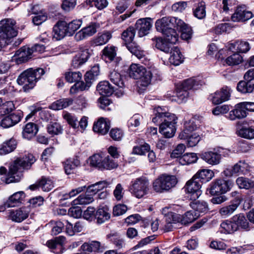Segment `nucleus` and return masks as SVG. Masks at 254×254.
<instances>
[{
  "instance_id": "f257e3e1",
  "label": "nucleus",
  "mask_w": 254,
  "mask_h": 254,
  "mask_svg": "<svg viewBox=\"0 0 254 254\" xmlns=\"http://www.w3.org/2000/svg\"><path fill=\"white\" fill-rule=\"evenodd\" d=\"M157 31L161 32L172 43H176L179 35L175 30L176 28L181 32V38L188 40L191 37V28L180 19L175 17H164L155 22Z\"/></svg>"
},
{
  "instance_id": "f03ea898",
  "label": "nucleus",
  "mask_w": 254,
  "mask_h": 254,
  "mask_svg": "<svg viewBox=\"0 0 254 254\" xmlns=\"http://www.w3.org/2000/svg\"><path fill=\"white\" fill-rule=\"evenodd\" d=\"M36 161L35 157L31 154L22 158H17L9 167L8 176L5 179V183L19 182L21 173L24 169H28Z\"/></svg>"
},
{
  "instance_id": "7ed1b4c3",
  "label": "nucleus",
  "mask_w": 254,
  "mask_h": 254,
  "mask_svg": "<svg viewBox=\"0 0 254 254\" xmlns=\"http://www.w3.org/2000/svg\"><path fill=\"white\" fill-rule=\"evenodd\" d=\"M202 184V182L195 179L194 176L188 181L185 186L186 190L188 193V198L185 200V203L177 204V205L207 206L208 204L205 201L198 199L199 196L201 194L200 189Z\"/></svg>"
},
{
  "instance_id": "20e7f679",
  "label": "nucleus",
  "mask_w": 254,
  "mask_h": 254,
  "mask_svg": "<svg viewBox=\"0 0 254 254\" xmlns=\"http://www.w3.org/2000/svg\"><path fill=\"white\" fill-rule=\"evenodd\" d=\"M45 72L43 68H29L22 72L18 77L17 82L19 85L23 86L24 92H28L35 85Z\"/></svg>"
},
{
  "instance_id": "39448f33",
  "label": "nucleus",
  "mask_w": 254,
  "mask_h": 254,
  "mask_svg": "<svg viewBox=\"0 0 254 254\" xmlns=\"http://www.w3.org/2000/svg\"><path fill=\"white\" fill-rule=\"evenodd\" d=\"M16 22L10 18H6L0 21V50L3 46L8 45L11 39L17 34Z\"/></svg>"
},
{
  "instance_id": "423d86ee",
  "label": "nucleus",
  "mask_w": 254,
  "mask_h": 254,
  "mask_svg": "<svg viewBox=\"0 0 254 254\" xmlns=\"http://www.w3.org/2000/svg\"><path fill=\"white\" fill-rule=\"evenodd\" d=\"M129 76L135 79H139L138 84L147 87L151 82L152 72L139 64H132L128 70Z\"/></svg>"
},
{
  "instance_id": "0eeeda50",
  "label": "nucleus",
  "mask_w": 254,
  "mask_h": 254,
  "mask_svg": "<svg viewBox=\"0 0 254 254\" xmlns=\"http://www.w3.org/2000/svg\"><path fill=\"white\" fill-rule=\"evenodd\" d=\"M177 183V179L175 176L162 175L154 180L152 188L156 192L162 193L169 190Z\"/></svg>"
},
{
  "instance_id": "6e6552de",
  "label": "nucleus",
  "mask_w": 254,
  "mask_h": 254,
  "mask_svg": "<svg viewBox=\"0 0 254 254\" xmlns=\"http://www.w3.org/2000/svg\"><path fill=\"white\" fill-rule=\"evenodd\" d=\"M159 124V132L166 138L173 137L176 131V125L178 118L176 115H171L166 117Z\"/></svg>"
},
{
  "instance_id": "1a4fd4ad",
  "label": "nucleus",
  "mask_w": 254,
  "mask_h": 254,
  "mask_svg": "<svg viewBox=\"0 0 254 254\" xmlns=\"http://www.w3.org/2000/svg\"><path fill=\"white\" fill-rule=\"evenodd\" d=\"M131 193L137 198H141L146 194L149 190V182L143 178L136 179L130 188Z\"/></svg>"
},
{
  "instance_id": "9d476101",
  "label": "nucleus",
  "mask_w": 254,
  "mask_h": 254,
  "mask_svg": "<svg viewBox=\"0 0 254 254\" xmlns=\"http://www.w3.org/2000/svg\"><path fill=\"white\" fill-rule=\"evenodd\" d=\"M233 184L232 181L223 179H217L211 183L209 189L211 195H218L224 193L228 191Z\"/></svg>"
},
{
  "instance_id": "9b49d317",
  "label": "nucleus",
  "mask_w": 254,
  "mask_h": 254,
  "mask_svg": "<svg viewBox=\"0 0 254 254\" xmlns=\"http://www.w3.org/2000/svg\"><path fill=\"white\" fill-rule=\"evenodd\" d=\"M253 16L252 12L248 10L246 6L243 5L237 7L231 16V19L234 22H243L249 20Z\"/></svg>"
},
{
  "instance_id": "f8f14e48",
  "label": "nucleus",
  "mask_w": 254,
  "mask_h": 254,
  "mask_svg": "<svg viewBox=\"0 0 254 254\" xmlns=\"http://www.w3.org/2000/svg\"><path fill=\"white\" fill-rule=\"evenodd\" d=\"M100 26L99 24L91 23L88 26L82 28L77 32L75 35L76 41H81L88 37L92 36L97 32V29Z\"/></svg>"
},
{
  "instance_id": "ddd939ff",
  "label": "nucleus",
  "mask_w": 254,
  "mask_h": 254,
  "mask_svg": "<svg viewBox=\"0 0 254 254\" xmlns=\"http://www.w3.org/2000/svg\"><path fill=\"white\" fill-rule=\"evenodd\" d=\"M90 55L89 50L87 48H81L80 51L73 57L71 66L73 68H78L88 60Z\"/></svg>"
},
{
  "instance_id": "4468645a",
  "label": "nucleus",
  "mask_w": 254,
  "mask_h": 254,
  "mask_svg": "<svg viewBox=\"0 0 254 254\" xmlns=\"http://www.w3.org/2000/svg\"><path fill=\"white\" fill-rule=\"evenodd\" d=\"M230 88L227 86L223 87L219 91H217L211 95V101L214 104H219L230 99Z\"/></svg>"
},
{
  "instance_id": "2eb2a0df",
  "label": "nucleus",
  "mask_w": 254,
  "mask_h": 254,
  "mask_svg": "<svg viewBox=\"0 0 254 254\" xmlns=\"http://www.w3.org/2000/svg\"><path fill=\"white\" fill-rule=\"evenodd\" d=\"M151 21V18H146L139 19L136 21L135 26L140 37H142L149 33L152 27Z\"/></svg>"
},
{
  "instance_id": "dca6fc26",
  "label": "nucleus",
  "mask_w": 254,
  "mask_h": 254,
  "mask_svg": "<svg viewBox=\"0 0 254 254\" xmlns=\"http://www.w3.org/2000/svg\"><path fill=\"white\" fill-rule=\"evenodd\" d=\"M31 55L32 52L30 48L23 47L15 52L12 60L17 64H20L27 62L30 59Z\"/></svg>"
},
{
  "instance_id": "f3484780",
  "label": "nucleus",
  "mask_w": 254,
  "mask_h": 254,
  "mask_svg": "<svg viewBox=\"0 0 254 254\" xmlns=\"http://www.w3.org/2000/svg\"><path fill=\"white\" fill-rule=\"evenodd\" d=\"M201 158L206 163L211 165H216L220 163L221 155L220 152L214 151H208L202 153Z\"/></svg>"
},
{
  "instance_id": "a211bd4d",
  "label": "nucleus",
  "mask_w": 254,
  "mask_h": 254,
  "mask_svg": "<svg viewBox=\"0 0 254 254\" xmlns=\"http://www.w3.org/2000/svg\"><path fill=\"white\" fill-rule=\"evenodd\" d=\"M66 22L64 21H59L53 27V37L56 40H60L65 36H67Z\"/></svg>"
},
{
  "instance_id": "6ab92c4d",
  "label": "nucleus",
  "mask_w": 254,
  "mask_h": 254,
  "mask_svg": "<svg viewBox=\"0 0 254 254\" xmlns=\"http://www.w3.org/2000/svg\"><path fill=\"white\" fill-rule=\"evenodd\" d=\"M65 241V238L60 236L54 240H51L47 242V246L53 250V252L60 254L63 252V245Z\"/></svg>"
},
{
  "instance_id": "aec40b11",
  "label": "nucleus",
  "mask_w": 254,
  "mask_h": 254,
  "mask_svg": "<svg viewBox=\"0 0 254 254\" xmlns=\"http://www.w3.org/2000/svg\"><path fill=\"white\" fill-rule=\"evenodd\" d=\"M167 98L172 101H175L179 103L186 102L189 96V92L184 88H181L179 85L177 87L176 96L172 95L171 93L167 94Z\"/></svg>"
},
{
  "instance_id": "412c9836",
  "label": "nucleus",
  "mask_w": 254,
  "mask_h": 254,
  "mask_svg": "<svg viewBox=\"0 0 254 254\" xmlns=\"http://www.w3.org/2000/svg\"><path fill=\"white\" fill-rule=\"evenodd\" d=\"M154 41L155 47L158 49L165 53H169L170 51L173 49V45L175 43H172L167 39V37L165 36L164 39L160 37H156L152 39Z\"/></svg>"
},
{
  "instance_id": "4be33fe9",
  "label": "nucleus",
  "mask_w": 254,
  "mask_h": 254,
  "mask_svg": "<svg viewBox=\"0 0 254 254\" xmlns=\"http://www.w3.org/2000/svg\"><path fill=\"white\" fill-rule=\"evenodd\" d=\"M247 113L243 104L239 103L235 105V109L229 112L228 118L232 121L241 119L246 117Z\"/></svg>"
},
{
  "instance_id": "5701e85b",
  "label": "nucleus",
  "mask_w": 254,
  "mask_h": 254,
  "mask_svg": "<svg viewBox=\"0 0 254 254\" xmlns=\"http://www.w3.org/2000/svg\"><path fill=\"white\" fill-rule=\"evenodd\" d=\"M110 127V122L101 118L96 123H94L93 129L95 132L104 135L108 132Z\"/></svg>"
},
{
  "instance_id": "b1692460",
  "label": "nucleus",
  "mask_w": 254,
  "mask_h": 254,
  "mask_svg": "<svg viewBox=\"0 0 254 254\" xmlns=\"http://www.w3.org/2000/svg\"><path fill=\"white\" fill-rule=\"evenodd\" d=\"M155 116L152 118V122L154 123H160L166 117H170L171 115H175L168 112L166 107H157L154 109Z\"/></svg>"
},
{
  "instance_id": "393cba45",
  "label": "nucleus",
  "mask_w": 254,
  "mask_h": 254,
  "mask_svg": "<svg viewBox=\"0 0 254 254\" xmlns=\"http://www.w3.org/2000/svg\"><path fill=\"white\" fill-rule=\"evenodd\" d=\"M199 216V212L193 209L187 211L183 215L180 214V223L184 225L188 224L193 222Z\"/></svg>"
},
{
  "instance_id": "a878e982",
  "label": "nucleus",
  "mask_w": 254,
  "mask_h": 254,
  "mask_svg": "<svg viewBox=\"0 0 254 254\" xmlns=\"http://www.w3.org/2000/svg\"><path fill=\"white\" fill-rule=\"evenodd\" d=\"M24 197V194L23 191L15 192L9 197L4 206H15L22 204Z\"/></svg>"
},
{
  "instance_id": "bb28decb",
  "label": "nucleus",
  "mask_w": 254,
  "mask_h": 254,
  "mask_svg": "<svg viewBox=\"0 0 254 254\" xmlns=\"http://www.w3.org/2000/svg\"><path fill=\"white\" fill-rule=\"evenodd\" d=\"M28 216V213L20 208L16 210H10L9 212L8 218L12 221L19 223L27 218Z\"/></svg>"
},
{
  "instance_id": "cd10ccee",
  "label": "nucleus",
  "mask_w": 254,
  "mask_h": 254,
  "mask_svg": "<svg viewBox=\"0 0 254 254\" xmlns=\"http://www.w3.org/2000/svg\"><path fill=\"white\" fill-rule=\"evenodd\" d=\"M170 51L171 56L169 59L170 63L174 65H178L183 63L184 57L180 49L177 47H173Z\"/></svg>"
},
{
  "instance_id": "c85d7f7f",
  "label": "nucleus",
  "mask_w": 254,
  "mask_h": 254,
  "mask_svg": "<svg viewBox=\"0 0 254 254\" xmlns=\"http://www.w3.org/2000/svg\"><path fill=\"white\" fill-rule=\"evenodd\" d=\"M38 131V127L37 125L33 123H29L24 127L22 135L24 138L30 139L35 136Z\"/></svg>"
},
{
  "instance_id": "c756f323",
  "label": "nucleus",
  "mask_w": 254,
  "mask_h": 254,
  "mask_svg": "<svg viewBox=\"0 0 254 254\" xmlns=\"http://www.w3.org/2000/svg\"><path fill=\"white\" fill-rule=\"evenodd\" d=\"M245 80L238 83L237 90L243 93L252 92L254 90V79Z\"/></svg>"
},
{
  "instance_id": "7c9ffc66",
  "label": "nucleus",
  "mask_w": 254,
  "mask_h": 254,
  "mask_svg": "<svg viewBox=\"0 0 254 254\" xmlns=\"http://www.w3.org/2000/svg\"><path fill=\"white\" fill-rule=\"evenodd\" d=\"M97 90L100 94L103 96H109L114 91V87H113L108 81H103L100 82L97 86Z\"/></svg>"
},
{
  "instance_id": "2f4dec72",
  "label": "nucleus",
  "mask_w": 254,
  "mask_h": 254,
  "mask_svg": "<svg viewBox=\"0 0 254 254\" xmlns=\"http://www.w3.org/2000/svg\"><path fill=\"white\" fill-rule=\"evenodd\" d=\"M17 142L14 138L4 142L0 146V155H5L13 151L16 147Z\"/></svg>"
},
{
  "instance_id": "473e14b6",
  "label": "nucleus",
  "mask_w": 254,
  "mask_h": 254,
  "mask_svg": "<svg viewBox=\"0 0 254 254\" xmlns=\"http://www.w3.org/2000/svg\"><path fill=\"white\" fill-rule=\"evenodd\" d=\"M80 162L77 158L67 159L64 163L65 172L67 174L73 173L76 168L79 166Z\"/></svg>"
},
{
  "instance_id": "72a5a7b5",
  "label": "nucleus",
  "mask_w": 254,
  "mask_h": 254,
  "mask_svg": "<svg viewBox=\"0 0 254 254\" xmlns=\"http://www.w3.org/2000/svg\"><path fill=\"white\" fill-rule=\"evenodd\" d=\"M135 34L133 27H129L122 33V39L125 42L127 48L128 45L134 46V43L132 42Z\"/></svg>"
},
{
  "instance_id": "f704fd0d",
  "label": "nucleus",
  "mask_w": 254,
  "mask_h": 254,
  "mask_svg": "<svg viewBox=\"0 0 254 254\" xmlns=\"http://www.w3.org/2000/svg\"><path fill=\"white\" fill-rule=\"evenodd\" d=\"M233 220L237 226V229L241 228L246 231L250 229L249 222L243 214H239L234 216Z\"/></svg>"
},
{
  "instance_id": "c9c22d12",
  "label": "nucleus",
  "mask_w": 254,
  "mask_h": 254,
  "mask_svg": "<svg viewBox=\"0 0 254 254\" xmlns=\"http://www.w3.org/2000/svg\"><path fill=\"white\" fill-rule=\"evenodd\" d=\"M94 201V198L91 194H88L86 191L85 194H82L72 201V206L77 205H88Z\"/></svg>"
},
{
  "instance_id": "e433bc0d",
  "label": "nucleus",
  "mask_w": 254,
  "mask_h": 254,
  "mask_svg": "<svg viewBox=\"0 0 254 254\" xmlns=\"http://www.w3.org/2000/svg\"><path fill=\"white\" fill-rule=\"evenodd\" d=\"M73 100L71 98H64L56 101L51 104L50 108L54 110H60L72 105Z\"/></svg>"
},
{
  "instance_id": "4c0bfd02",
  "label": "nucleus",
  "mask_w": 254,
  "mask_h": 254,
  "mask_svg": "<svg viewBox=\"0 0 254 254\" xmlns=\"http://www.w3.org/2000/svg\"><path fill=\"white\" fill-rule=\"evenodd\" d=\"M194 177L202 183L203 182L209 181L214 177V173L210 170L202 169L198 172Z\"/></svg>"
},
{
  "instance_id": "58836bf2",
  "label": "nucleus",
  "mask_w": 254,
  "mask_h": 254,
  "mask_svg": "<svg viewBox=\"0 0 254 254\" xmlns=\"http://www.w3.org/2000/svg\"><path fill=\"white\" fill-rule=\"evenodd\" d=\"M107 237L119 249H122L125 245L124 239L117 232H111Z\"/></svg>"
},
{
  "instance_id": "ea45409f",
  "label": "nucleus",
  "mask_w": 254,
  "mask_h": 254,
  "mask_svg": "<svg viewBox=\"0 0 254 254\" xmlns=\"http://www.w3.org/2000/svg\"><path fill=\"white\" fill-rule=\"evenodd\" d=\"M112 35L110 32L106 31L99 33L93 40V43L95 46H101L105 44L111 38Z\"/></svg>"
},
{
  "instance_id": "a19ab883",
  "label": "nucleus",
  "mask_w": 254,
  "mask_h": 254,
  "mask_svg": "<svg viewBox=\"0 0 254 254\" xmlns=\"http://www.w3.org/2000/svg\"><path fill=\"white\" fill-rule=\"evenodd\" d=\"M108 185V184L106 181H100L88 186L86 188V191L88 194H91V196L96 194L98 191L103 189Z\"/></svg>"
},
{
  "instance_id": "79ce46f5",
  "label": "nucleus",
  "mask_w": 254,
  "mask_h": 254,
  "mask_svg": "<svg viewBox=\"0 0 254 254\" xmlns=\"http://www.w3.org/2000/svg\"><path fill=\"white\" fill-rule=\"evenodd\" d=\"M118 164L117 162L112 159L109 155H104L102 171L111 170L117 168Z\"/></svg>"
},
{
  "instance_id": "37998d69",
  "label": "nucleus",
  "mask_w": 254,
  "mask_h": 254,
  "mask_svg": "<svg viewBox=\"0 0 254 254\" xmlns=\"http://www.w3.org/2000/svg\"><path fill=\"white\" fill-rule=\"evenodd\" d=\"M104 155L103 153H98L91 156L89 158L90 166L101 170Z\"/></svg>"
},
{
  "instance_id": "c03bdc74",
  "label": "nucleus",
  "mask_w": 254,
  "mask_h": 254,
  "mask_svg": "<svg viewBox=\"0 0 254 254\" xmlns=\"http://www.w3.org/2000/svg\"><path fill=\"white\" fill-rule=\"evenodd\" d=\"M110 81L117 86L123 88L124 86V82L123 77L120 73L116 70L111 71L109 75Z\"/></svg>"
},
{
  "instance_id": "a18cd8bd",
  "label": "nucleus",
  "mask_w": 254,
  "mask_h": 254,
  "mask_svg": "<svg viewBox=\"0 0 254 254\" xmlns=\"http://www.w3.org/2000/svg\"><path fill=\"white\" fill-rule=\"evenodd\" d=\"M84 251L99 252L102 251L100 243L98 241H92L90 243H85L81 246Z\"/></svg>"
},
{
  "instance_id": "49530a36",
  "label": "nucleus",
  "mask_w": 254,
  "mask_h": 254,
  "mask_svg": "<svg viewBox=\"0 0 254 254\" xmlns=\"http://www.w3.org/2000/svg\"><path fill=\"white\" fill-rule=\"evenodd\" d=\"M110 214L106 211L103 208H99L95 213L94 219H97L98 224H102L109 219Z\"/></svg>"
},
{
  "instance_id": "de8ad7c7",
  "label": "nucleus",
  "mask_w": 254,
  "mask_h": 254,
  "mask_svg": "<svg viewBox=\"0 0 254 254\" xmlns=\"http://www.w3.org/2000/svg\"><path fill=\"white\" fill-rule=\"evenodd\" d=\"M196 154L194 153H186L179 158V162L182 165L195 163L197 160Z\"/></svg>"
},
{
  "instance_id": "09e8293b",
  "label": "nucleus",
  "mask_w": 254,
  "mask_h": 254,
  "mask_svg": "<svg viewBox=\"0 0 254 254\" xmlns=\"http://www.w3.org/2000/svg\"><path fill=\"white\" fill-rule=\"evenodd\" d=\"M193 14L198 19H203L206 16L205 3L201 1L197 3L193 10Z\"/></svg>"
},
{
  "instance_id": "8fccbe9b",
  "label": "nucleus",
  "mask_w": 254,
  "mask_h": 254,
  "mask_svg": "<svg viewBox=\"0 0 254 254\" xmlns=\"http://www.w3.org/2000/svg\"><path fill=\"white\" fill-rule=\"evenodd\" d=\"M48 132L52 135L62 133L63 128L61 125L57 122H50L47 126Z\"/></svg>"
},
{
  "instance_id": "3c124183",
  "label": "nucleus",
  "mask_w": 254,
  "mask_h": 254,
  "mask_svg": "<svg viewBox=\"0 0 254 254\" xmlns=\"http://www.w3.org/2000/svg\"><path fill=\"white\" fill-rule=\"evenodd\" d=\"M14 108V104L12 101H7L3 103L0 102V118L3 116L8 114Z\"/></svg>"
},
{
  "instance_id": "603ef678",
  "label": "nucleus",
  "mask_w": 254,
  "mask_h": 254,
  "mask_svg": "<svg viewBox=\"0 0 254 254\" xmlns=\"http://www.w3.org/2000/svg\"><path fill=\"white\" fill-rule=\"evenodd\" d=\"M82 21L80 20H74L68 23H66L67 36L73 35L75 32L80 27Z\"/></svg>"
},
{
  "instance_id": "864d4df0",
  "label": "nucleus",
  "mask_w": 254,
  "mask_h": 254,
  "mask_svg": "<svg viewBox=\"0 0 254 254\" xmlns=\"http://www.w3.org/2000/svg\"><path fill=\"white\" fill-rule=\"evenodd\" d=\"M236 183L240 189H249L254 187V181L244 177H239Z\"/></svg>"
},
{
  "instance_id": "5fc2aeb1",
  "label": "nucleus",
  "mask_w": 254,
  "mask_h": 254,
  "mask_svg": "<svg viewBox=\"0 0 254 254\" xmlns=\"http://www.w3.org/2000/svg\"><path fill=\"white\" fill-rule=\"evenodd\" d=\"M100 73V68L99 65H95L91 70L86 73L85 74V80L89 84L88 86H91V80L96 77Z\"/></svg>"
},
{
  "instance_id": "6e6d98bb",
  "label": "nucleus",
  "mask_w": 254,
  "mask_h": 254,
  "mask_svg": "<svg viewBox=\"0 0 254 254\" xmlns=\"http://www.w3.org/2000/svg\"><path fill=\"white\" fill-rule=\"evenodd\" d=\"M239 136L247 139L254 138V128L252 127H243L237 131Z\"/></svg>"
},
{
  "instance_id": "4d7b16f0",
  "label": "nucleus",
  "mask_w": 254,
  "mask_h": 254,
  "mask_svg": "<svg viewBox=\"0 0 254 254\" xmlns=\"http://www.w3.org/2000/svg\"><path fill=\"white\" fill-rule=\"evenodd\" d=\"M221 232L231 234L237 230V226L235 222H223L221 224Z\"/></svg>"
},
{
  "instance_id": "13d9d810",
  "label": "nucleus",
  "mask_w": 254,
  "mask_h": 254,
  "mask_svg": "<svg viewBox=\"0 0 254 254\" xmlns=\"http://www.w3.org/2000/svg\"><path fill=\"white\" fill-rule=\"evenodd\" d=\"M242 61V57L237 53L232 54L225 59L226 64L231 66L238 65L241 63Z\"/></svg>"
},
{
  "instance_id": "bf43d9fd",
  "label": "nucleus",
  "mask_w": 254,
  "mask_h": 254,
  "mask_svg": "<svg viewBox=\"0 0 254 254\" xmlns=\"http://www.w3.org/2000/svg\"><path fill=\"white\" fill-rule=\"evenodd\" d=\"M39 186L45 191H50L54 187L53 182L50 179L42 177L39 182Z\"/></svg>"
},
{
  "instance_id": "052dcab7",
  "label": "nucleus",
  "mask_w": 254,
  "mask_h": 254,
  "mask_svg": "<svg viewBox=\"0 0 254 254\" xmlns=\"http://www.w3.org/2000/svg\"><path fill=\"white\" fill-rule=\"evenodd\" d=\"M82 74L79 71H69L65 73V78L70 83L76 82L81 80Z\"/></svg>"
},
{
  "instance_id": "680f3d73",
  "label": "nucleus",
  "mask_w": 254,
  "mask_h": 254,
  "mask_svg": "<svg viewBox=\"0 0 254 254\" xmlns=\"http://www.w3.org/2000/svg\"><path fill=\"white\" fill-rule=\"evenodd\" d=\"M86 3L91 7L95 6L97 9L102 10L108 6L107 0H86Z\"/></svg>"
},
{
  "instance_id": "e2e57ef3",
  "label": "nucleus",
  "mask_w": 254,
  "mask_h": 254,
  "mask_svg": "<svg viewBox=\"0 0 254 254\" xmlns=\"http://www.w3.org/2000/svg\"><path fill=\"white\" fill-rule=\"evenodd\" d=\"M248 164L245 161H240L232 167L234 174H245L248 171Z\"/></svg>"
},
{
  "instance_id": "0e129e2a",
  "label": "nucleus",
  "mask_w": 254,
  "mask_h": 254,
  "mask_svg": "<svg viewBox=\"0 0 254 254\" xmlns=\"http://www.w3.org/2000/svg\"><path fill=\"white\" fill-rule=\"evenodd\" d=\"M234 47L236 48L238 53H245L250 49V45L246 41H238L233 44Z\"/></svg>"
},
{
  "instance_id": "69168bd1",
  "label": "nucleus",
  "mask_w": 254,
  "mask_h": 254,
  "mask_svg": "<svg viewBox=\"0 0 254 254\" xmlns=\"http://www.w3.org/2000/svg\"><path fill=\"white\" fill-rule=\"evenodd\" d=\"M150 150V146L147 143L139 146H134L132 148L131 154L143 155Z\"/></svg>"
},
{
  "instance_id": "338daca9",
  "label": "nucleus",
  "mask_w": 254,
  "mask_h": 254,
  "mask_svg": "<svg viewBox=\"0 0 254 254\" xmlns=\"http://www.w3.org/2000/svg\"><path fill=\"white\" fill-rule=\"evenodd\" d=\"M127 49L138 59L141 60L145 56L144 52L141 50L140 48L135 44L134 46L128 45Z\"/></svg>"
},
{
  "instance_id": "774afa93",
  "label": "nucleus",
  "mask_w": 254,
  "mask_h": 254,
  "mask_svg": "<svg viewBox=\"0 0 254 254\" xmlns=\"http://www.w3.org/2000/svg\"><path fill=\"white\" fill-rule=\"evenodd\" d=\"M50 224L53 226L51 231L53 235H57L62 232L64 226V224L61 221H51Z\"/></svg>"
}]
</instances>
